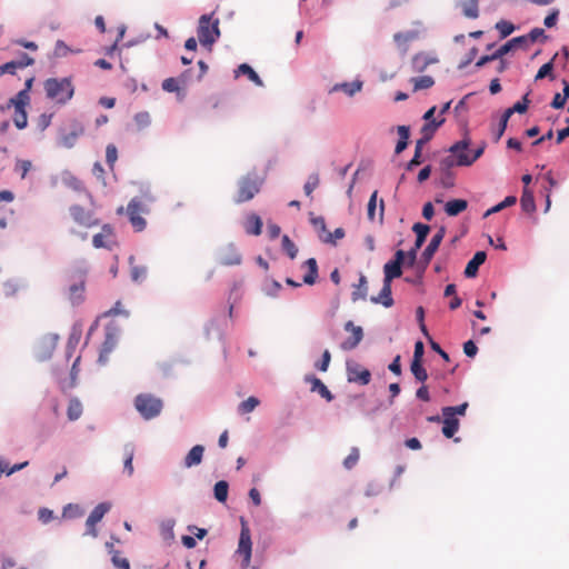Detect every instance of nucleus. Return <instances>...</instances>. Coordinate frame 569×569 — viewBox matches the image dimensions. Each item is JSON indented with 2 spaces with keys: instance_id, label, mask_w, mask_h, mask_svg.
<instances>
[{
  "instance_id": "nucleus-10",
  "label": "nucleus",
  "mask_w": 569,
  "mask_h": 569,
  "mask_svg": "<svg viewBox=\"0 0 569 569\" xmlns=\"http://www.w3.org/2000/svg\"><path fill=\"white\" fill-rule=\"evenodd\" d=\"M345 330L350 332L351 336L346 339L340 347L342 350L349 351L360 343L363 338V331L361 327L355 326L352 321H347L345 323Z\"/></svg>"
},
{
  "instance_id": "nucleus-62",
  "label": "nucleus",
  "mask_w": 569,
  "mask_h": 569,
  "mask_svg": "<svg viewBox=\"0 0 569 569\" xmlns=\"http://www.w3.org/2000/svg\"><path fill=\"white\" fill-rule=\"evenodd\" d=\"M311 222H312L313 227L317 229V231L319 232V237L323 236V234L327 236L328 231H327V227H326V221L322 217L312 218Z\"/></svg>"
},
{
  "instance_id": "nucleus-12",
  "label": "nucleus",
  "mask_w": 569,
  "mask_h": 569,
  "mask_svg": "<svg viewBox=\"0 0 569 569\" xmlns=\"http://www.w3.org/2000/svg\"><path fill=\"white\" fill-rule=\"evenodd\" d=\"M446 236V228L440 227L438 231L432 236L429 244L426 247V249L422 252V261L425 264H428L430 260L432 259L433 254L438 250L440 243L442 242L443 238Z\"/></svg>"
},
{
  "instance_id": "nucleus-27",
  "label": "nucleus",
  "mask_w": 569,
  "mask_h": 569,
  "mask_svg": "<svg viewBox=\"0 0 569 569\" xmlns=\"http://www.w3.org/2000/svg\"><path fill=\"white\" fill-rule=\"evenodd\" d=\"M309 382H311V390L318 391L319 395L325 398L327 401H331L333 399V396L331 391L327 388V386L317 377H311L307 379Z\"/></svg>"
},
{
  "instance_id": "nucleus-55",
  "label": "nucleus",
  "mask_w": 569,
  "mask_h": 569,
  "mask_svg": "<svg viewBox=\"0 0 569 569\" xmlns=\"http://www.w3.org/2000/svg\"><path fill=\"white\" fill-rule=\"evenodd\" d=\"M118 159V150L117 147L112 143L108 144L106 148V161L110 168H112Z\"/></svg>"
},
{
  "instance_id": "nucleus-49",
  "label": "nucleus",
  "mask_w": 569,
  "mask_h": 569,
  "mask_svg": "<svg viewBox=\"0 0 569 569\" xmlns=\"http://www.w3.org/2000/svg\"><path fill=\"white\" fill-rule=\"evenodd\" d=\"M345 230L342 228H337L333 232H327V236H320V239L323 242L336 244L337 240H340L345 237Z\"/></svg>"
},
{
  "instance_id": "nucleus-20",
  "label": "nucleus",
  "mask_w": 569,
  "mask_h": 569,
  "mask_svg": "<svg viewBox=\"0 0 569 569\" xmlns=\"http://www.w3.org/2000/svg\"><path fill=\"white\" fill-rule=\"evenodd\" d=\"M480 0H458V7L462 14L468 19H477L479 17Z\"/></svg>"
},
{
  "instance_id": "nucleus-60",
  "label": "nucleus",
  "mask_w": 569,
  "mask_h": 569,
  "mask_svg": "<svg viewBox=\"0 0 569 569\" xmlns=\"http://www.w3.org/2000/svg\"><path fill=\"white\" fill-rule=\"evenodd\" d=\"M330 360H331L330 352L328 350H325L322 353L321 360L316 363V368L322 372H326L328 370Z\"/></svg>"
},
{
  "instance_id": "nucleus-13",
  "label": "nucleus",
  "mask_w": 569,
  "mask_h": 569,
  "mask_svg": "<svg viewBox=\"0 0 569 569\" xmlns=\"http://www.w3.org/2000/svg\"><path fill=\"white\" fill-rule=\"evenodd\" d=\"M218 260L222 266H237L241 263V254L233 244H229L221 249Z\"/></svg>"
},
{
  "instance_id": "nucleus-54",
  "label": "nucleus",
  "mask_w": 569,
  "mask_h": 569,
  "mask_svg": "<svg viewBox=\"0 0 569 569\" xmlns=\"http://www.w3.org/2000/svg\"><path fill=\"white\" fill-rule=\"evenodd\" d=\"M496 29L500 32L501 38H506L515 30V26L506 20H500L496 23Z\"/></svg>"
},
{
  "instance_id": "nucleus-51",
  "label": "nucleus",
  "mask_w": 569,
  "mask_h": 569,
  "mask_svg": "<svg viewBox=\"0 0 569 569\" xmlns=\"http://www.w3.org/2000/svg\"><path fill=\"white\" fill-rule=\"evenodd\" d=\"M467 408V402H463L456 407H445L442 408V415H448L449 417H456V415L465 416Z\"/></svg>"
},
{
  "instance_id": "nucleus-5",
  "label": "nucleus",
  "mask_w": 569,
  "mask_h": 569,
  "mask_svg": "<svg viewBox=\"0 0 569 569\" xmlns=\"http://www.w3.org/2000/svg\"><path fill=\"white\" fill-rule=\"evenodd\" d=\"M68 300L72 306H78L84 301L86 297V271L76 270L68 274Z\"/></svg>"
},
{
  "instance_id": "nucleus-3",
  "label": "nucleus",
  "mask_w": 569,
  "mask_h": 569,
  "mask_svg": "<svg viewBox=\"0 0 569 569\" xmlns=\"http://www.w3.org/2000/svg\"><path fill=\"white\" fill-rule=\"evenodd\" d=\"M212 16L203 14L199 19L198 40L204 47H211L220 37L219 19H213Z\"/></svg>"
},
{
  "instance_id": "nucleus-63",
  "label": "nucleus",
  "mask_w": 569,
  "mask_h": 569,
  "mask_svg": "<svg viewBox=\"0 0 569 569\" xmlns=\"http://www.w3.org/2000/svg\"><path fill=\"white\" fill-rule=\"evenodd\" d=\"M513 48L511 40L502 44L499 49L493 52V58L501 59L505 54L510 52Z\"/></svg>"
},
{
  "instance_id": "nucleus-17",
  "label": "nucleus",
  "mask_w": 569,
  "mask_h": 569,
  "mask_svg": "<svg viewBox=\"0 0 569 569\" xmlns=\"http://www.w3.org/2000/svg\"><path fill=\"white\" fill-rule=\"evenodd\" d=\"M419 33L415 30H409L405 32H397L393 34V41L397 47L402 51L407 52L408 44L418 38Z\"/></svg>"
},
{
  "instance_id": "nucleus-30",
  "label": "nucleus",
  "mask_w": 569,
  "mask_h": 569,
  "mask_svg": "<svg viewBox=\"0 0 569 569\" xmlns=\"http://www.w3.org/2000/svg\"><path fill=\"white\" fill-rule=\"evenodd\" d=\"M361 88V81H353L335 84L331 91H343L346 94L352 97L355 93L359 92Z\"/></svg>"
},
{
  "instance_id": "nucleus-14",
  "label": "nucleus",
  "mask_w": 569,
  "mask_h": 569,
  "mask_svg": "<svg viewBox=\"0 0 569 569\" xmlns=\"http://www.w3.org/2000/svg\"><path fill=\"white\" fill-rule=\"evenodd\" d=\"M118 342V336L114 330L107 329L106 338L101 347L99 361L101 363H106L108 360V356L111 353V351L114 349Z\"/></svg>"
},
{
  "instance_id": "nucleus-61",
  "label": "nucleus",
  "mask_w": 569,
  "mask_h": 569,
  "mask_svg": "<svg viewBox=\"0 0 569 569\" xmlns=\"http://www.w3.org/2000/svg\"><path fill=\"white\" fill-rule=\"evenodd\" d=\"M410 0H382L385 10L390 11L406 6Z\"/></svg>"
},
{
  "instance_id": "nucleus-4",
  "label": "nucleus",
  "mask_w": 569,
  "mask_h": 569,
  "mask_svg": "<svg viewBox=\"0 0 569 569\" xmlns=\"http://www.w3.org/2000/svg\"><path fill=\"white\" fill-rule=\"evenodd\" d=\"M263 180L256 173H248L238 181V191L234 197L236 203L247 202L259 193Z\"/></svg>"
},
{
  "instance_id": "nucleus-18",
  "label": "nucleus",
  "mask_w": 569,
  "mask_h": 569,
  "mask_svg": "<svg viewBox=\"0 0 569 569\" xmlns=\"http://www.w3.org/2000/svg\"><path fill=\"white\" fill-rule=\"evenodd\" d=\"M30 103V96L27 90L19 91L13 98H11L6 107L0 106V112H4L7 109L11 107L26 109V107Z\"/></svg>"
},
{
  "instance_id": "nucleus-28",
  "label": "nucleus",
  "mask_w": 569,
  "mask_h": 569,
  "mask_svg": "<svg viewBox=\"0 0 569 569\" xmlns=\"http://www.w3.org/2000/svg\"><path fill=\"white\" fill-rule=\"evenodd\" d=\"M305 267L308 269L307 273L303 276V282L306 284H313L318 278V266L315 258H309L305 262Z\"/></svg>"
},
{
  "instance_id": "nucleus-24",
  "label": "nucleus",
  "mask_w": 569,
  "mask_h": 569,
  "mask_svg": "<svg viewBox=\"0 0 569 569\" xmlns=\"http://www.w3.org/2000/svg\"><path fill=\"white\" fill-rule=\"evenodd\" d=\"M468 207L467 200L453 199L446 203L445 211L448 216L455 217L465 211Z\"/></svg>"
},
{
  "instance_id": "nucleus-32",
  "label": "nucleus",
  "mask_w": 569,
  "mask_h": 569,
  "mask_svg": "<svg viewBox=\"0 0 569 569\" xmlns=\"http://www.w3.org/2000/svg\"><path fill=\"white\" fill-rule=\"evenodd\" d=\"M240 74H246L249 78V80L256 83L257 86L263 84L258 73L247 63L240 64L236 70V77H239Z\"/></svg>"
},
{
  "instance_id": "nucleus-45",
  "label": "nucleus",
  "mask_w": 569,
  "mask_h": 569,
  "mask_svg": "<svg viewBox=\"0 0 569 569\" xmlns=\"http://www.w3.org/2000/svg\"><path fill=\"white\" fill-rule=\"evenodd\" d=\"M423 146L425 144H422V141L416 142L415 153L412 159L407 164V170H412L416 166H419L422 162L421 154Z\"/></svg>"
},
{
  "instance_id": "nucleus-25",
  "label": "nucleus",
  "mask_w": 569,
  "mask_h": 569,
  "mask_svg": "<svg viewBox=\"0 0 569 569\" xmlns=\"http://www.w3.org/2000/svg\"><path fill=\"white\" fill-rule=\"evenodd\" d=\"M443 416L442 433L446 438H452L459 429V420L456 417Z\"/></svg>"
},
{
  "instance_id": "nucleus-53",
  "label": "nucleus",
  "mask_w": 569,
  "mask_h": 569,
  "mask_svg": "<svg viewBox=\"0 0 569 569\" xmlns=\"http://www.w3.org/2000/svg\"><path fill=\"white\" fill-rule=\"evenodd\" d=\"M133 258H130V264H131V278L134 281H141L147 276V268L143 266H133L132 264Z\"/></svg>"
},
{
  "instance_id": "nucleus-57",
  "label": "nucleus",
  "mask_w": 569,
  "mask_h": 569,
  "mask_svg": "<svg viewBox=\"0 0 569 569\" xmlns=\"http://www.w3.org/2000/svg\"><path fill=\"white\" fill-rule=\"evenodd\" d=\"M150 114L146 111L143 112H138L136 116H134V122L138 127V129H144L147 128L149 124H150Z\"/></svg>"
},
{
  "instance_id": "nucleus-6",
  "label": "nucleus",
  "mask_w": 569,
  "mask_h": 569,
  "mask_svg": "<svg viewBox=\"0 0 569 569\" xmlns=\"http://www.w3.org/2000/svg\"><path fill=\"white\" fill-rule=\"evenodd\" d=\"M162 407V400L151 393H140L134 398V408L146 420L158 417Z\"/></svg>"
},
{
  "instance_id": "nucleus-34",
  "label": "nucleus",
  "mask_w": 569,
  "mask_h": 569,
  "mask_svg": "<svg viewBox=\"0 0 569 569\" xmlns=\"http://www.w3.org/2000/svg\"><path fill=\"white\" fill-rule=\"evenodd\" d=\"M110 510V505L107 502H101L98 506L93 508V510L90 512L88 520H90L91 523H98L101 521V519L104 517V515Z\"/></svg>"
},
{
  "instance_id": "nucleus-41",
  "label": "nucleus",
  "mask_w": 569,
  "mask_h": 569,
  "mask_svg": "<svg viewBox=\"0 0 569 569\" xmlns=\"http://www.w3.org/2000/svg\"><path fill=\"white\" fill-rule=\"evenodd\" d=\"M228 489H229V485L227 481H224V480L218 481L213 488L214 498L219 502H224L228 497Z\"/></svg>"
},
{
  "instance_id": "nucleus-9",
  "label": "nucleus",
  "mask_w": 569,
  "mask_h": 569,
  "mask_svg": "<svg viewBox=\"0 0 569 569\" xmlns=\"http://www.w3.org/2000/svg\"><path fill=\"white\" fill-rule=\"evenodd\" d=\"M347 377L349 382H357L362 386L368 385L371 380L370 371L356 362L347 363Z\"/></svg>"
},
{
  "instance_id": "nucleus-36",
  "label": "nucleus",
  "mask_w": 569,
  "mask_h": 569,
  "mask_svg": "<svg viewBox=\"0 0 569 569\" xmlns=\"http://www.w3.org/2000/svg\"><path fill=\"white\" fill-rule=\"evenodd\" d=\"M83 133V128L81 126L76 127L69 133L63 134L61 138V143L66 148H72L77 141V139Z\"/></svg>"
},
{
  "instance_id": "nucleus-44",
  "label": "nucleus",
  "mask_w": 569,
  "mask_h": 569,
  "mask_svg": "<svg viewBox=\"0 0 569 569\" xmlns=\"http://www.w3.org/2000/svg\"><path fill=\"white\" fill-rule=\"evenodd\" d=\"M259 403H260V401L258 398L249 397L247 400L242 401L239 405L238 411L240 413H249V412L253 411L259 406Z\"/></svg>"
},
{
  "instance_id": "nucleus-59",
  "label": "nucleus",
  "mask_w": 569,
  "mask_h": 569,
  "mask_svg": "<svg viewBox=\"0 0 569 569\" xmlns=\"http://www.w3.org/2000/svg\"><path fill=\"white\" fill-rule=\"evenodd\" d=\"M32 163L30 160H18L16 163V170L20 172L22 179L26 178L27 173L30 171Z\"/></svg>"
},
{
  "instance_id": "nucleus-47",
  "label": "nucleus",
  "mask_w": 569,
  "mask_h": 569,
  "mask_svg": "<svg viewBox=\"0 0 569 569\" xmlns=\"http://www.w3.org/2000/svg\"><path fill=\"white\" fill-rule=\"evenodd\" d=\"M111 562L117 569H131L130 562L121 552H112Z\"/></svg>"
},
{
  "instance_id": "nucleus-40",
  "label": "nucleus",
  "mask_w": 569,
  "mask_h": 569,
  "mask_svg": "<svg viewBox=\"0 0 569 569\" xmlns=\"http://www.w3.org/2000/svg\"><path fill=\"white\" fill-rule=\"evenodd\" d=\"M123 453H124V461H123L124 471L128 473L129 477H131L134 471L133 465H132L133 456H134L133 447L131 445L126 446Z\"/></svg>"
},
{
  "instance_id": "nucleus-26",
  "label": "nucleus",
  "mask_w": 569,
  "mask_h": 569,
  "mask_svg": "<svg viewBox=\"0 0 569 569\" xmlns=\"http://www.w3.org/2000/svg\"><path fill=\"white\" fill-rule=\"evenodd\" d=\"M445 122V119L440 121L432 120L427 122L421 128L422 138L418 141H422V144H426L435 134L436 130Z\"/></svg>"
},
{
  "instance_id": "nucleus-21",
  "label": "nucleus",
  "mask_w": 569,
  "mask_h": 569,
  "mask_svg": "<svg viewBox=\"0 0 569 569\" xmlns=\"http://www.w3.org/2000/svg\"><path fill=\"white\" fill-rule=\"evenodd\" d=\"M371 301L373 303H381L386 308H390L393 306V299L391 296V283L385 282L380 290V293L378 297H372Z\"/></svg>"
},
{
  "instance_id": "nucleus-22",
  "label": "nucleus",
  "mask_w": 569,
  "mask_h": 569,
  "mask_svg": "<svg viewBox=\"0 0 569 569\" xmlns=\"http://www.w3.org/2000/svg\"><path fill=\"white\" fill-rule=\"evenodd\" d=\"M112 236V229L106 224L102 227L101 232L97 233L92 238V244L96 248H109V239Z\"/></svg>"
},
{
  "instance_id": "nucleus-39",
  "label": "nucleus",
  "mask_w": 569,
  "mask_h": 569,
  "mask_svg": "<svg viewBox=\"0 0 569 569\" xmlns=\"http://www.w3.org/2000/svg\"><path fill=\"white\" fill-rule=\"evenodd\" d=\"M413 83V91L429 89L435 84V80L430 76H421L411 79Z\"/></svg>"
},
{
  "instance_id": "nucleus-15",
  "label": "nucleus",
  "mask_w": 569,
  "mask_h": 569,
  "mask_svg": "<svg viewBox=\"0 0 569 569\" xmlns=\"http://www.w3.org/2000/svg\"><path fill=\"white\" fill-rule=\"evenodd\" d=\"M438 62V59L430 57L427 53H417L411 60V68L415 72H422L428 66Z\"/></svg>"
},
{
  "instance_id": "nucleus-56",
  "label": "nucleus",
  "mask_w": 569,
  "mask_h": 569,
  "mask_svg": "<svg viewBox=\"0 0 569 569\" xmlns=\"http://www.w3.org/2000/svg\"><path fill=\"white\" fill-rule=\"evenodd\" d=\"M318 184H319V176L317 173L311 174L309 177L308 181L303 186L305 193L308 197H311L313 190L318 187Z\"/></svg>"
},
{
  "instance_id": "nucleus-58",
  "label": "nucleus",
  "mask_w": 569,
  "mask_h": 569,
  "mask_svg": "<svg viewBox=\"0 0 569 569\" xmlns=\"http://www.w3.org/2000/svg\"><path fill=\"white\" fill-rule=\"evenodd\" d=\"M162 89L167 92H178L180 87L176 78H167L162 82Z\"/></svg>"
},
{
  "instance_id": "nucleus-31",
  "label": "nucleus",
  "mask_w": 569,
  "mask_h": 569,
  "mask_svg": "<svg viewBox=\"0 0 569 569\" xmlns=\"http://www.w3.org/2000/svg\"><path fill=\"white\" fill-rule=\"evenodd\" d=\"M412 230L416 232V249H420L423 242L426 241V238L430 231V227L428 224H423L420 222H417L413 224Z\"/></svg>"
},
{
  "instance_id": "nucleus-50",
  "label": "nucleus",
  "mask_w": 569,
  "mask_h": 569,
  "mask_svg": "<svg viewBox=\"0 0 569 569\" xmlns=\"http://www.w3.org/2000/svg\"><path fill=\"white\" fill-rule=\"evenodd\" d=\"M26 68V63H18L17 61H10L0 66V74H14L18 69Z\"/></svg>"
},
{
  "instance_id": "nucleus-23",
  "label": "nucleus",
  "mask_w": 569,
  "mask_h": 569,
  "mask_svg": "<svg viewBox=\"0 0 569 569\" xmlns=\"http://www.w3.org/2000/svg\"><path fill=\"white\" fill-rule=\"evenodd\" d=\"M244 229L249 234L259 236L262 230V220L258 214L251 213L247 217Z\"/></svg>"
},
{
  "instance_id": "nucleus-19",
  "label": "nucleus",
  "mask_w": 569,
  "mask_h": 569,
  "mask_svg": "<svg viewBox=\"0 0 569 569\" xmlns=\"http://www.w3.org/2000/svg\"><path fill=\"white\" fill-rule=\"evenodd\" d=\"M204 452V447L201 445L193 446L190 451L184 457L183 465L186 468H191L193 466H198L202 461Z\"/></svg>"
},
{
  "instance_id": "nucleus-43",
  "label": "nucleus",
  "mask_w": 569,
  "mask_h": 569,
  "mask_svg": "<svg viewBox=\"0 0 569 569\" xmlns=\"http://www.w3.org/2000/svg\"><path fill=\"white\" fill-rule=\"evenodd\" d=\"M281 246L290 259H295L297 257L298 248L287 234H284L281 239Z\"/></svg>"
},
{
  "instance_id": "nucleus-33",
  "label": "nucleus",
  "mask_w": 569,
  "mask_h": 569,
  "mask_svg": "<svg viewBox=\"0 0 569 569\" xmlns=\"http://www.w3.org/2000/svg\"><path fill=\"white\" fill-rule=\"evenodd\" d=\"M520 204H521L522 210L527 213H531L536 210L533 193L527 188L523 189V192H522V196L520 199Z\"/></svg>"
},
{
  "instance_id": "nucleus-1",
  "label": "nucleus",
  "mask_w": 569,
  "mask_h": 569,
  "mask_svg": "<svg viewBox=\"0 0 569 569\" xmlns=\"http://www.w3.org/2000/svg\"><path fill=\"white\" fill-rule=\"evenodd\" d=\"M46 97L57 104H66L74 96V84L71 77L48 78L43 82Z\"/></svg>"
},
{
  "instance_id": "nucleus-52",
  "label": "nucleus",
  "mask_w": 569,
  "mask_h": 569,
  "mask_svg": "<svg viewBox=\"0 0 569 569\" xmlns=\"http://www.w3.org/2000/svg\"><path fill=\"white\" fill-rule=\"evenodd\" d=\"M377 200H378V191L375 190L370 196L367 209V216L370 221L376 220V210H377Z\"/></svg>"
},
{
  "instance_id": "nucleus-29",
  "label": "nucleus",
  "mask_w": 569,
  "mask_h": 569,
  "mask_svg": "<svg viewBox=\"0 0 569 569\" xmlns=\"http://www.w3.org/2000/svg\"><path fill=\"white\" fill-rule=\"evenodd\" d=\"M383 281L389 283H391L392 279L399 278L402 274L401 266L398 262L388 261L383 267Z\"/></svg>"
},
{
  "instance_id": "nucleus-38",
  "label": "nucleus",
  "mask_w": 569,
  "mask_h": 569,
  "mask_svg": "<svg viewBox=\"0 0 569 569\" xmlns=\"http://www.w3.org/2000/svg\"><path fill=\"white\" fill-rule=\"evenodd\" d=\"M67 415L69 420L74 421L82 415V405L78 399H71L68 405Z\"/></svg>"
},
{
  "instance_id": "nucleus-2",
  "label": "nucleus",
  "mask_w": 569,
  "mask_h": 569,
  "mask_svg": "<svg viewBox=\"0 0 569 569\" xmlns=\"http://www.w3.org/2000/svg\"><path fill=\"white\" fill-rule=\"evenodd\" d=\"M470 139L465 138L457 141L449 148L450 156L445 158L441 162L442 166L450 168L453 166L469 167L472 164L471 153L469 152Z\"/></svg>"
},
{
  "instance_id": "nucleus-11",
  "label": "nucleus",
  "mask_w": 569,
  "mask_h": 569,
  "mask_svg": "<svg viewBox=\"0 0 569 569\" xmlns=\"http://www.w3.org/2000/svg\"><path fill=\"white\" fill-rule=\"evenodd\" d=\"M70 214L80 226L90 228L98 224V220L94 218L93 213L81 206H72L70 208Z\"/></svg>"
},
{
  "instance_id": "nucleus-16",
  "label": "nucleus",
  "mask_w": 569,
  "mask_h": 569,
  "mask_svg": "<svg viewBox=\"0 0 569 569\" xmlns=\"http://www.w3.org/2000/svg\"><path fill=\"white\" fill-rule=\"evenodd\" d=\"M487 254L485 251H477L472 259L467 263L465 269V276L467 278H473L478 273L479 267L486 261Z\"/></svg>"
},
{
  "instance_id": "nucleus-8",
  "label": "nucleus",
  "mask_w": 569,
  "mask_h": 569,
  "mask_svg": "<svg viewBox=\"0 0 569 569\" xmlns=\"http://www.w3.org/2000/svg\"><path fill=\"white\" fill-rule=\"evenodd\" d=\"M127 212L134 230L142 231L146 228L147 222L141 214L149 212L147 204L142 200L133 198L128 203Z\"/></svg>"
},
{
  "instance_id": "nucleus-46",
  "label": "nucleus",
  "mask_w": 569,
  "mask_h": 569,
  "mask_svg": "<svg viewBox=\"0 0 569 569\" xmlns=\"http://www.w3.org/2000/svg\"><path fill=\"white\" fill-rule=\"evenodd\" d=\"M13 122L18 129H23L28 124L26 109L14 108Z\"/></svg>"
},
{
  "instance_id": "nucleus-35",
  "label": "nucleus",
  "mask_w": 569,
  "mask_h": 569,
  "mask_svg": "<svg viewBox=\"0 0 569 569\" xmlns=\"http://www.w3.org/2000/svg\"><path fill=\"white\" fill-rule=\"evenodd\" d=\"M367 278L365 274H360L359 283L356 289L352 291V300H365L367 298L368 286Z\"/></svg>"
},
{
  "instance_id": "nucleus-48",
  "label": "nucleus",
  "mask_w": 569,
  "mask_h": 569,
  "mask_svg": "<svg viewBox=\"0 0 569 569\" xmlns=\"http://www.w3.org/2000/svg\"><path fill=\"white\" fill-rule=\"evenodd\" d=\"M359 457V449L356 447L351 448L350 453L343 460L345 468L348 470L352 469L358 463Z\"/></svg>"
},
{
  "instance_id": "nucleus-42",
  "label": "nucleus",
  "mask_w": 569,
  "mask_h": 569,
  "mask_svg": "<svg viewBox=\"0 0 569 569\" xmlns=\"http://www.w3.org/2000/svg\"><path fill=\"white\" fill-rule=\"evenodd\" d=\"M410 370L418 381L423 383L428 379V373L422 362L411 361Z\"/></svg>"
},
{
  "instance_id": "nucleus-64",
  "label": "nucleus",
  "mask_w": 569,
  "mask_h": 569,
  "mask_svg": "<svg viewBox=\"0 0 569 569\" xmlns=\"http://www.w3.org/2000/svg\"><path fill=\"white\" fill-rule=\"evenodd\" d=\"M463 352L467 357H475L478 352V348L472 340H468L463 343Z\"/></svg>"
},
{
  "instance_id": "nucleus-37",
  "label": "nucleus",
  "mask_w": 569,
  "mask_h": 569,
  "mask_svg": "<svg viewBox=\"0 0 569 569\" xmlns=\"http://www.w3.org/2000/svg\"><path fill=\"white\" fill-rule=\"evenodd\" d=\"M528 93L523 96L521 101L516 102L511 108H508L503 114L506 118H510L515 112L525 113L529 106Z\"/></svg>"
},
{
  "instance_id": "nucleus-7",
  "label": "nucleus",
  "mask_w": 569,
  "mask_h": 569,
  "mask_svg": "<svg viewBox=\"0 0 569 569\" xmlns=\"http://www.w3.org/2000/svg\"><path fill=\"white\" fill-rule=\"evenodd\" d=\"M237 553L242 557L241 567L248 568L251 562L252 541L248 523L241 519V530L237 548Z\"/></svg>"
}]
</instances>
